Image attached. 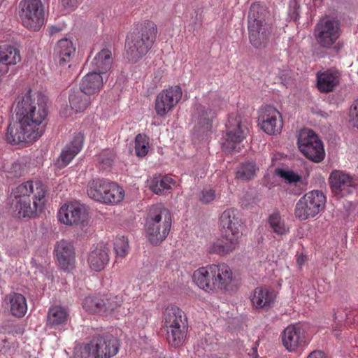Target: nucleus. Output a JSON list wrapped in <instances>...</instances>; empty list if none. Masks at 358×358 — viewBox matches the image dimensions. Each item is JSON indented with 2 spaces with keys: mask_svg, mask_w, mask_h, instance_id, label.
I'll return each instance as SVG.
<instances>
[{
  "mask_svg": "<svg viewBox=\"0 0 358 358\" xmlns=\"http://www.w3.org/2000/svg\"><path fill=\"white\" fill-rule=\"evenodd\" d=\"M221 233L241 235L243 222L239 211L234 208L226 209L220 217Z\"/></svg>",
  "mask_w": 358,
  "mask_h": 358,
  "instance_id": "412c9836",
  "label": "nucleus"
},
{
  "mask_svg": "<svg viewBox=\"0 0 358 358\" xmlns=\"http://www.w3.org/2000/svg\"><path fill=\"white\" fill-rule=\"evenodd\" d=\"M125 192L122 187L114 182H109L101 203L115 206L120 203L124 199Z\"/></svg>",
  "mask_w": 358,
  "mask_h": 358,
  "instance_id": "473e14b6",
  "label": "nucleus"
},
{
  "mask_svg": "<svg viewBox=\"0 0 358 358\" xmlns=\"http://www.w3.org/2000/svg\"><path fill=\"white\" fill-rule=\"evenodd\" d=\"M119 340L112 335L93 338L85 346L83 358H110L119 351Z\"/></svg>",
  "mask_w": 358,
  "mask_h": 358,
  "instance_id": "1a4fd4ad",
  "label": "nucleus"
},
{
  "mask_svg": "<svg viewBox=\"0 0 358 358\" xmlns=\"http://www.w3.org/2000/svg\"><path fill=\"white\" fill-rule=\"evenodd\" d=\"M276 294L272 289L266 287H258L250 295L252 305L260 309H268L275 303Z\"/></svg>",
  "mask_w": 358,
  "mask_h": 358,
  "instance_id": "a878e982",
  "label": "nucleus"
},
{
  "mask_svg": "<svg viewBox=\"0 0 358 358\" xmlns=\"http://www.w3.org/2000/svg\"><path fill=\"white\" fill-rule=\"evenodd\" d=\"M307 261V257L303 253L297 254L296 255V262L298 266L301 268Z\"/></svg>",
  "mask_w": 358,
  "mask_h": 358,
  "instance_id": "8fccbe9b",
  "label": "nucleus"
},
{
  "mask_svg": "<svg viewBox=\"0 0 358 358\" xmlns=\"http://www.w3.org/2000/svg\"><path fill=\"white\" fill-rule=\"evenodd\" d=\"M91 101V96L80 90L72 92L69 96L70 107L75 113L84 111L90 106Z\"/></svg>",
  "mask_w": 358,
  "mask_h": 358,
  "instance_id": "c9c22d12",
  "label": "nucleus"
},
{
  "mask_svg": "<svg viewBox=\"0 0 358 358\" xmlns=\"http://www.w3.org/2000/svg\"><path fill=\"white\" fill-rule=\"evenodd\" d=\"M258 124L262 130L268 135H277L283 127L282 115L275 107L266 106L260 110Z\"/></svg>",
  "mask_w": 358,
  "mask_h": 358,
  "instance_id": "2eb2a0df",
  "label": "nucleus"
},
{
  "mask_svg": "<svg viewBox=\"0 0 358 358\" xmlns=\"http://www.w3.org/2000/svg\"><path fill=\"white\" fill-rule=\"evenodd\" d=\"M113 57L110 50L103 48L94 57L91 62L92 71L103 76L106 74L111 69Z\"/></svg>",
  "mask_w": 358,
  "mask_h": 358,
  "instance_id": "bb28decb",
  "label": "nucleus"
},
{
  "mask_svg": "<svg viewBox=\"0 0 358 358\" xmlns=\"http://www.w3.org/2000/svg\"><path fill=\"white\" fill-rule=\"evenodd\" d=\"M55 254L62 269L71 271L76 264V250L71 241L62 239L55 246Z\"/></svg>",
  "mask_w": 358,
  "mask_h": 358,
  "instance_id": "aec40b11",
  "label": "nucleus"
},
{
  "mask_svg": "<svg viewBox=\"0 0 358 358\" xmlns=\"http://www.w3.org/2000/svg\"><path fill=\"white\" fill-rule=\"evenodd\" d=\"M182 96V90L179 85H172L159 92L155 100V110L157 116L164 117L171 112Z\"/></svg>",
  "mask_w": 358,
  "mask_h": 358,
  "instance_id": "ddd939ff",
  "label": "nucleus"
},
{
  "mask_svg": "<svg viewBox=\"0 0 358 358\" xmlns=\"http://www.w3.org/2000/svg\"><path fill=\"white\" fill-rule=\"evenodd\" d=\"M215 199V192L211 188L204 189L201 192L200 201L204 203L212 202Z\"/></svg>",
  "mask_w": 358,
  "mask_h": 358,
  "instance_id": "49530a36",
  "label": "nucleus"
},
{
  "mask_svg": "<svg viewBox=\"0 0 358 358\" xmlns=\"http://www.w3.org/2000/svg\"><path fill=\"white\" fill-rule=\"evenodd\" d=\"M213 264L201 266L195 270L192 280L196 286L208 293H215Z\"/></svg>",
  "mask_w": 358,
  "mask_h": 358,
  "instance_id": "4be33fe9",
  "label": "nucleus"
},
{
  "mask_svg": "<svg viewBox=\"0 0 358 358\" xmlns=\"http://www.w3.org/2000/svg\"><path fill=\"white\" fill-rule=\"evenodd\" d=\"M103 85V76L92 71L85 75L80 83L79 88L89 96L98 93Z\"/></svg>",
  "mask_w": 358,
  "mask_h": 358,
  "instance_id": "cd10ccee",
  "label": "nucleus"
},
{
  "mask_svg": "<svg viewBox=\"0 0 358 358\" xmlns=\"http://www.w3.org/2000/svg\"><path fill=\"white\" fill-rule=\"evenodd\" d=\"M15 113L16 125H10L6 133L9 143H31L43 134L48 116L43 96L31 89L24 90L16 99Z\"/></svg>",
  "mask_w": 358,
  "mask_h": 358,
  "instance_id": "f257e3e1",
  "label": "nucleus"
},
{
  "mask_svg": "<svg viewBox=\"0 0 358 358\" xmlns=\"http://www.w3.org/2000/svg\"><path fill=\"white\" fill-rule=\"evenodd\" d=\"M307 358H325V355L323 352L315 350L312 352Z\"/></svg>",
  "mask_w": 358,
  "mask_h": 358,
  "instance_id": "3c124183",
  "label": "nucleus"
},
{
  "mask_svg": "<svg viewBox=\"0 0 358 358\" xmlns=\"http://www.w3.org/2000/svg\"><path fill=\"white\" fill-rule=\"evenodd\" d=\"M297 144L300 151L310 160L320 162L325 156L321 140L310 129H303L299 131Z\"/></svg>",
  "mask_w": 358,
  "mask_h": 358,
  "instance_id": "9d476101",
  "label": "nucleus"
},
{
  "mask_svg": "<svg viewBox=\"0 0 358 358\" xmlns=\"http://www.w3.org/2000/svg\"><path fill=\"white\" fill-rule=\"evenodd\" d=\"M268 223L273 233L282 236L289 232V227L278 212H273L268 218Z\"/></svg>",
  "mask_w": 358,
  "mask_h": 358,
  "instance_id": "58836bf2",
  "label": "nucleus"
},
{
  "mask_svg": "<svg viewBox=\"0 0 358 358\" xmlns=\"http://www.w3.org/2000/svg\"><path fill=\"white\" fill-rule=\"evenodd\" d=\"M282 342L287 351L293 352L306 346L308 343V338L300 324H292L284 329Z\"/></svg>",
  "mask_w": 358,
  "mask_h": 358,
  "instance_id": "f3484780",
  "label": "nucleus"
},
{
  "mask_svg": "<svg viewBox=\"0 0 358 358\" xmlns=\"http://www.w3.org/2000/svg\"><path fill=\"white\" fill-rule=\"evenodd\" d=\"M81 0H62V4L64 7L72 10L76 7Z\"/></svg>",
  "mask_w": 358,
  "mask_h": 358,
  "instance_id": "09e8293b",
  "label": "nucleus"
},
{
  "mask_svg": "<svg viewBox=\"0 0 358 358\" xmlns=\"http://www.w3.org/2000/svg\"><path fill=\"white\" fill-rule=\"evenodd\" d=\"M83 307L87 312L101 313V299L97 296H87L83 301Z\"/></svg>",
  "mask_w": 358,
  "mask_h": 358,
  "instance_id": "37998d69",
  "label": "nucleus"
},
{
  "mask_svg": "<svg viewBox=\"0 0 358 358\" xmlns=\"http://www.w3.org/2000/svg\"><path fill=\"white\" fill-rule=\"evenodd\" d=\"M57 218L62 224L72 226L85 222L87 219V215L83 204L70 202L60 207L57 213Z\"/></svg>",
  "mask_w": 358,
  "mask_h": 358,
  "instance_id": "dca6fc26",
  "label": "nucleus"
},
{
  "mask_svg": "<svg viewBox=\"0 0 358 358\" xmlns=\"http://www.w3.org/2000/svg\"><path fill=\"white\" fill-rule=\"evenodd\" d=\"M109 182L103 178H95L90 180L87 186V196L95 201L102 203Z\"/></svg>",
  "mask_w": 358,
  "mask_h": 358,
  "instance_id": "2f4dec72",
  "label": "nucleus"
},
{
  "mask_svg": "<svg viewBox=\"0 0 358 358\" xmlns=\"http://www.w3.org/2000/svg\"><path fill=\"white\" fill-rule=\"evenodd\" d=\"M256 358H259V357H256Z\"/></svg>",
  "mask_w": 358,
  "mask_h": 358,
  "instance_id": "603ef678",
  "label": "nucleus"
},
{
  "mask_svg": "<svg viewBox=\"0 0 358 358\" xmlns=\"http://www.w3.org/2000/svg\"><path fill=\"white\" fill-rule=\"evenodd\" d=\"M329 182L332 191L341 196L352 193L357 185L356 179L345 172L337 170L331 173Z\"/></svg>",
  "mask_w": 358,
  "mask_h": 358,
  "instance_id": "6ab92c4d",
  "label": "nucleus"
},
{
  "mask_svg": "<svg viewBox=\"0 0 358 358\" xmlns=\"http://www.w3.org/2000/svg\"><path fill=\"white\" fill-rule=\"evenodd\" d=\"M350 122L358 129V99L352 103L350 110Z\"/></svg>",
  "mask_w": 358,
  "mask_h": 358,
  "instance_id": "a18cd8bd",
  "label": "nucleus"
},
{
  "mask_svg": "<svg viewBox=\"0 0 358 358\" xmlns=\"http://www.w3.org/2000/svg\"><path fill=\"white\" fill-rule=\"evenodd\" d=\"M164 322L169 343L173 347L182 345L188 329L185 313L176 306H168L164 313Z\"/></svg>",
  "mask_w": 358,
  "mask_h": 358,
  "instance_id": "39448f33",
  "label": "nucleus"
},
{
  "mask_svg": "<svg viewBox=\"0 0 358 358\" xmlns=\"http://www.w3.org/2000/svg\"><path fill=\"white\" fill-rule=\"evenodd\" d=\"M247 128L238 113L229 115L226 123V134L222 143V148L228 152L235 150L245 138Z\"/></svg>",
  "mask_w": 358,
  "mask_h": 358,
  "instance_id": "9b49d317",
  "label": "nucleus"
},
{
  "mask_svg": "<svg viewBox=\"0 0 358 358\" xmlns=\"http://www.w3.org/2000/svg\"><path fill=\"white\" fill-rule=\"evenodd\" d=\"M217 110L215 108H206L204 106L196 104L193 109V121L200 127L208 130L210 127V122Z\"/></svg>",
  "mask_w": 358,
  "mask_h": 358,
  "instance_id": "c756f323",
  "label": "nucleus"
},
{
  "mask_svg": "<svg viewBox=\"0 0 358 358\" xmlns=\"http://www.w3.org/2000/svg\"><path fill=\"white\" fill-rule=\"evenodd\" d=\"M326 197L318 190L306 193L296 203L294 216L300 221L316 217L324 208Z\"/></svg>",
  "mask_w": 358,
  "mask_h": 358,
  "instance_id": "6e6552de",
  "label": "nucleus"
},
{
  "mask_svg": "<svg viewBox=\"0 0 358 358\" xmlns=\"http://www.w3.org/2000/svg\"><path fill=\"white\" fill-rule=\"evenodd\" d=\"M68 317V312L66 308L60 306L51 307L48 313L47 325L50 327H56L64 324Z\"/></svg>",
  "mask_w": 358,
  "mask_h": 358,
  "instance_id": "e433bc0d",
  "label": "nucleus"
},
{
  "mask_svg": "<svg viewBox=\"0 0 358 358\" xmlns=\"http://www.w3.org/2000/svg\"><path fill=\"white\" fill-rule=\"evenodd\" d=\"M148 141L145 135L138 134L135 138V152L138 157H145L148 152Z\"/></svg>",
  "mask_w": 358,
  "mask_h": 358,
  "instance_id": "c03bdc74",
  "label": "nucleus"
},
{
  "mask_svg": "<svg viewBox=\"0 0 358 358\" xmlns=\"http://www.w3.org/2000/svg\"><path fill=\"white\" fill-rule=\"evenodd\" d=\"M340 36V26L338 21L329 18L322 19L315 29V37L322 47L329 48L336 43Z\"/></svg>",
  "mask_w": 358,
  "mask_h": 358,
  "instance_id": "4468645a",
  "label": "nucleus"
},
{
  "mask_svg": "<svg viewBox=\"0 0 358 358\" xmlns=\"http://www.w3.org/2000/svg\"><path fill=\"white\" fill-rule=\"evenodd\" d=\"M115 155L112 151H106L104 153L102 152L100 155V162L102 166L103 165L105 167H108L112 164Z\"/></svg>",
  "mask_w": 358,
  "mask_h": 358,
  "instance_id": "de8ad7c7",
  "label": "nucleus"
},
{
  "mask_svg": "<svg viewBox=\"0 0 358 358\" xmlns=\"http://www.w3.org/2000/svg\"><path fill=\"white\" fill-rule=\"evenodd\" d=\"M87 260L93 271L103 270L109 262L108 248L103 243H98L90 251Z\"/></svg>",
  "mask_w": 358,
  "mask_h": 358,
  "instance_id": "5701e85b",
  "label": "nucleus"
},
{
  "mask_svg": "<svg viewBox=\"0 0 358 358\" xmlns=\"http://www.w3.org/2000/svg\"><path fill=\"white\" fill-rule=\"evenodd\" d=\"M10 304V311L15 317H23L27 310L25 297L19 293H12L7 296Z\"/></svg>",
  "mask_w": 358,
  "mask_h": 358,
  "instance_id": "f704fd0d",
  "label": "nucleus"
},
{
  "mask_svg": "<svg viewBox=\"0 0 358 358\" xmlns=\"http://www.w3.org/2000/svg\"><path fill=\"white\" fill-rule=\"evenodd\" d=\"M84 142V136L81 133L75 135L73 139L62 150L57 164L59 167L67 166L80 152Z\"/></svg>",
  "mask_w": 358,
  "mask_h": 358,
  "instance_id": "b1692460",
  "label": "nucleus"
},
{
  "mask_svg": "<svg viewBox=\"0 0 358 358\" xmlns=\"http://www.w3.org/2000/svg\"><path fill=\"white\" fill-rule=\"evenodd\" d=\"M19 17L27 29L38 31L45 22V8L41 0H22L19 3Z\"/></svg>",
  "mask_w": 358,
  "mask_h": 358,
  "instance_id": "0eeeda50",
  "label": "nucleus"
},
{
  "mask_svg": "<svg viewBox=\"0 0 358 358\" xmlns=\"http://www.w3.org/2000/svg\"><path fill=\"white\" fill-rule=\"evenodd\" d=\"M340 73L337 71L329 69L317 74V85L322 92H331L338 84Z\"/></svg>",
  "mask_w": 358,
  "mask_h": 358,
  "instance_id": "c85d7f7f",
  "label": "nucleus"
},
{
  "mask_svg": "<svg viewBox=\"0 0 358 358\" xmlns=\"http://www.w3.org/2000/svg\"><path fill=\"white\" fill-rule=\"evenodd\" d=\"M123 303V299L121 296H106L101 299V314L104 315H110L114 314L117 317L120 312L121 306Z\"/></svg>",
  "mask_w": 358,
  "mask_h": 358,
  "instance_id": "72a5a7b5",
  "label": "nucleus"
},
{
  "mask_svg": "<svg viewBox=\"0 0 358 358\" xmlns=\"http://www.w3.org/2000/svg\"><path fill=\"white\" fill-rule=\"evenodd\" d=\"M215 293H233L238 289V282L232 268L224 262L213 264Z\"/></svg>",
  "mask_w": 358,
  "mask_h": 358,
  "instance_id": "f8f14e48",
  "label": "nucleus"
},
{
  "mask_svg": "<svg viewBox=\"0 0 358 358\" xmlns=\"http://www.w3.org/2000/svg\"><path fill=\"white\" fill-rule=\"evenodd\" d=\"M149 189L156 194H162L169 191L176 185V181L168 176H154L147 180Z\"/></svg>",
  "mask_w": 358,
  "mask_h": 358,
  "instance_id": "7c9ffc66",
  "label": "nucleus"
},
{
  "mask_svg": "<svg viewBox=\"0 0 358 358\" xmlns=\"http://www.w3.org/2000/svg\"><path fill=\"white\" fill-rule=\"evenodd\" d=\"M266 10L259 3L251 5L248 14V31L251 44L257 48L264 47L271 34V27L264 21Z\"/></svg>",
  "mask_w": 358,
  "mask_h": 358,
  "instance_id": "423d86ee",
  "label": "nucleus"
},
{
  "mask_svg": "<svg viewBox=\"0 0 358 358\" xmlns=\"http://www.w3.org/2000/svg\"><path fill=\"white\" fill-rule=\"evenodd\" d=\"M47 188L39 180H28L14 189L10 194V208L14 216L31 217L41 212L46 202Z\"/></svg>",
  "mask_w": 358,
  "mask_h": 358,
  "instance_id": "f03ea898",
  "label": "nucleus"
},
{
  "mask_svg": "<svg viewBox=\"0 0 358 358\" xmlns=\"http://www.w3.org/2000/svg\"><path fill=\"white\" fill-rule=\"evenodd\" d=\"M114 251L117 259H124L129 254V241L124 236L117 237L114 242Z\"/></svg>",
  "mask_w": 358,
  "mask_h": 358,
  "instance_id": "79ce46f5",
  "label": "nucleus"
},
{
  "mask_svg": "<svg viewBox=\"0 0 358 358\" xmlns=\"http://www.w3.org/2000/svg\"><path fill=\"white\" fill-rule=\"evenodd\" d=\"M57 52L60 64H64L69 62L72 56L74 55L76 46L70 39L63 38L57 43Z\"/></svg>",
  "mask_w": 358,
  "mask_h": 358,
  "instance_id": "4c0bfd02",
  "label": "nucleus"
},
{
  "mask_svg": "<svg viewBox=\"0 0 358 358\" xmlns=\"http://www.w3.org/2000/svg\"><path fill=\"white\" fill-rule=\"evenodd\" d=\"M258 168L253 162L241 164L236 171V178L243 180H251L256 175Z\"/></svg>",
  "mask_w": 358,
  "mask_h": 358,
  "instance_id": "a19ab883",
  "label": "nucleus"
},
{
  "mask_svg": "<svg viewBox=\"0 0 358 358\" xmlns=\"http://www.w3.org/2000/svg\"><path fill=\"white\" fill-rule=\"evenodd\" d=\"M277 176L280 178L284 182L289 185H296L301 182L302 177L298 173L288 168H278L275 171Z\"/></svg>",
  "mask_w": 358,
  "mask_h": 358,
  "instance_id": "ea45409f",
  "label": "nucleus"
},
{
  "mask_svg": "<svg viewBox=\"0 0 358 358\" xmlns=\"http://www.w3.org/2000/svg\"><path fill=\"white\" fill-rule=\"evenodd\" d=\"M157 34V27L154 22L147 20L141 23L139 31L127 38L125 47L128 59L136 62L145 55L152 47Z\"/></svg>",
  "mask_w": 358,
  "mask_h": 358,
  "instance_id": "7ed1b4c3",
  "label": "nucleus"
},
{
  "mask_svg": "<svg viewBox=\"0 0 358 358\" xmlns=\"http://www.w3.org/2000/svg\"><path fill=\"white\" fill-rule=\"evenodd\" d=\"M241 235H231V234L221 233V238L210 243L208 252L220 257L226 256L238 249Z\"/></svg>",
  "mask_w": 358,
  "mask_h": 358,
  "instance_id": "a211bd4d",
  "label": "nucleus"
},
{
  "mask_svg": "<svg viewBox=\"0 0 358 358\" xmlns=\"http://www.w3.org/2000/svg\"><path fill=\"white\" fill-rule=\"evenodd\" d=\"M20 60L18 49L7 44L0 45V76L6 74L10 66L16 65Z\"/></svg>",
  "mask_w": 358,
  "mask_h": 358,
  "instance_id": "393cba45",
  "label": "nucleus"
},
{
  "mask_svg": "<svg viewBox=\"0 0 358 358\" xmlns=\"http://www.w3.org/2000/svg\"><path fill=\"white\" fill-rule=\"evenodd\" d=\"M172 224L170 211L162 206H153L145 220V232L148 241L152 245H159L169 235Z\"/></svg>",
  "mask_w": 358,
  "mask_h": 358,
  "instance_id": "20e7f679",
  "label": "nucleus"
}]
</instances>
